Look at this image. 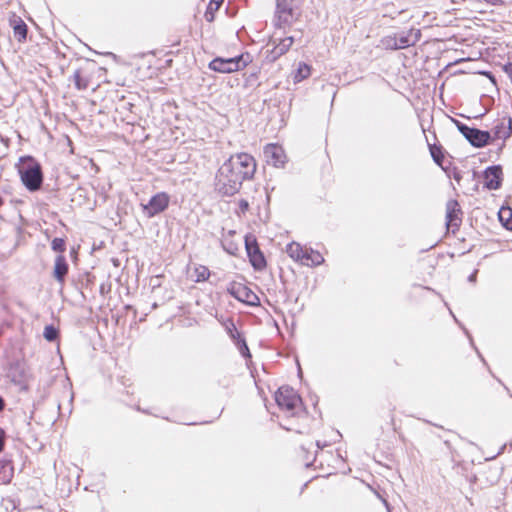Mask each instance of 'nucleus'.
I'll list each match as a JSON object with an SVG mask.
<instances>
[{"label":"nucleus","instance_id":"nucleus-35","mask_svg":"<svg viewBox=\"0 0 512 512\" xmlns=\"http://www.w3.org/2000/svg\"><path fill=\"white\" fill-rule=\"evenodd\" d=\"M453 178L459 183L461 181V174L458 170H454L453 172Z\"/></svg>","mask_w":512,"mask_h":512},{"label":"nucleus","instance_id":"nucleus-24","mask_svg":"<svg viewBox=\"0 0 512 512\" xmlns=\"http://www.w3.org/2000/svg\"><path fill=\"white\" fill-rule=\"evenodd\" d=\"M43 336L47 341L54 342L58 339L59 331L53 325H47L44 328Z\"/></svg>","mask_w":512,"mask_h":512},{"label":"nucleus","instance_id":"nucleus-3","mask_svg":"<svg viewBox=\"0 0 512 512\" xmlns=\"http://www.w3.org/2000/svg\"><path fill=\"white\" fill-rule=\"evenodd\" d=\"M247 58H249L248 54ZM247 64L248 59L242 54L233 58L217 57L209 63V68L219 73H232L246 67Z\"/></svg>","mask_w":512,"mask_h":512},{"label":"nucleus","instance_id":"nucleus-14","mask_svg":"<svg viewBox=\"0 0 512 512\" xmlns=\"http://www.w3.org/2000/svg\"><path fill=\"white\" fill-rule=\"evenodd\" d=\"M68 271L69 265L66 261V258L63 255H58L55 259L53 277L58 283L63 285L68 274Z\"/></svg>","mask_w":512,"mask_h":512},{"label":"nucleus","instance_id":"nucleus-10","mask_svg":"<svg viewBox=\"0 0 512 512\" xmlns=\"http://www.w3.org/2000/svg\"><path fill=\"white\" fill-rule=\"evenodd\" d=\"M264 155L267 159V163L275 167H280L285 163V153L282 147L269 144L264 149Z\"/></svg>","mask_w":512,"mask_h":512},{"label":"nucleus","instance_id":"nucleus-36","mask_svg":"<svg viewBox=\"0 0 512 512\" xmlns=\"http://www.w3.org/2000/svg\"><path fill=\"white\" fill-rule=\"evenodd\" d=\"M477 273L478 271L475 270L469 277H468V281L469 282H475L476 281V278H477Z\"/></svg>","mask_w":512,"mask_h":512},{"label":"nucleus","instance_id":"nucleus-27","mask_svg":"<svg viewBox=\"0 0 512 512\" xmlns=\"http://www.w3.org/2000/svg\"><path fill=\"white\" fill-rule=\"evenodd\" d=\"M237 336L239 338L238 341H237V346H238V349H239L240 353L244 357H251L250 352H249V348L247 346V343H246L245 339L241 338L240 334L238 332H237Z\"/></svg>","mask_w":512,"mask_h":512},{"label":"nucleus","instance_id":"nucleus-7","mask_svg":"<svg viewBox=\"0 0 512 512\" xmlns=\"http://www.w3.org/2000/svg\"><path fill=\"white\" fill-rule=\"evenodd\" d=\"M227 292L240 302L250 306L259 305V297L249 287L242 283H230L227 288Z\"/></svg>","mask_w":512,"mask_h":512},{"label":"nucleus","instance_id":"nucleus-9","mask_svg":"<svg viewBox=\"0 0 512 512\" xmlns=\"http://www.w3.org/2000/svg\"><path fill=\"white\" fill-rule=\"evenodd\" d=\"M245 248L247 251V255L249 257V261L255 270H262L266 267V260L261 252L256 238L253 236L245 237Z\"/></svg>","mask_w":512,"mask_h":512},{"label":"nucleus","instance_id":"nucleus-8","mask_svg":"<svg viewBox=\"0 0 512 512\" xmlns=\"http://www.w3.org/2000/svg\"><path fill=\"white\" fill-rule=\"evenodd\" d=\"M295 19L292 0H276V27H289Z\"/></svg>","mask_w":512,"mask_h":512},{"label":"nucleus","instance_id":"nucleus-37","mask_svg":"<svg viewBox=\"0 0 512 512\" xmlns=\"http://www.w3.org/2000/svg\"><path fill=\"white\" fill-rule=\"evenodd\" d=\"M222 2H223V0H212L209 4V8H211L212 4L215 3V5H216L215 9H218Z\"/></svg>","mask_w":512,"mask_h":512},{"label":"nucleus","instance_id":"nucleus-18","mask_svg":"<svg viewBox=\"0 0 512 512\" xmlns=\"http://www.w3.org/2000/svg\"><path fill=\"white\" fill-rule=\"evenodd\" d=\"M304 250L305 248L296 242L288 244L286 248L287 254L296 261H301V259H303Z\"/></svg>","mask_w":512,"mask_h":512},{"label":"nucleus","instance_id":"nucleus-2","mask_svg":"<svg viewBox=\"0 0 512 512\" xmlns=\"http://www.w3.org/2000/svg\"><path fill=\"white\" fill-rule=\"evenodd\" d=\"M19 174L23 185L30 191H38L43 184L42 167L32 156L20 158Z\"/></svg>","mask_w":512,"mask_h":512},{"label":"nucleus","instance_id":"nucleus-22","mask_svg":"<svg viewBox=\"0 0 512 512\" xmlns=\"http://www.w3.org/2000/svg\"><path fill=\"white\" fill-rule=\"evenodd\" d=\"M429 150H430V154L434 160V162L439 165V166H442V163H443V160H444V154H443V151H442V147L441 146H437V145H429Z\"/></svg>","mask_w":512,"mask_h":512},{"label":"nucleus","instance_id":"nucleus-19","mask_svg":"<svg viewBox=\"0 0 512 512\" xmlns=\"http://www.w3.org/2000/svg\"><path fill=\"white\" fill-rule=\"evenodd\" d=\"M14 468L12 462L9 460L1 462L0 474H2V482L9 483L13 478Z\"/></svg>","mask_w":512,"mask_h":512},{"label":"nucleus","instance_id":"nucleus-11","mask_svg":"<svg viewBox=\"0 0 512 512\" xmlns=\"http://www.w3.org/2000/svg\"><path fill=\"white\" fill-rule=\"evenodd\" d=\"M502 169L500 166H491L484 171V185L489 190H496L502 182Z\"/></svg>","mask_w":512,"mask_h":512},{"label":"nucleus","instance_id":"nucleus-16","mask_svg":"<svg viewBox=\"0 0 512 512\" xmlns=\"http://www.w3.org/2000/svg\"><path fill=\"white\" fill-rule=\"evenodd\" d=\"M293 42L294 38L292 36L281 38L271 51L273 59H277L288 52Z\"/></svg>","mask_w":512,"mask_h":512},{"label":"nucleus","instance_id":"nucleus-12","mask_svg":"<svg viewBox=\"0 0 512 512\" xmlns=\"http://www.w3.org/2000/svg\"><path fill=\"white\" fill-rule=\"evenodd\" d=\"M447 208V227L458 229L461 223V209L459 207V203L456 200H449L446 205Z\"/></svg>","mask_w":512,"mask_h":512},{"label":"nucleus","instance_id":"nucleus-26","mask_svg":"<svg viewBox=\"0 0 512 512\" xmlns=\"http://www.w3.org/2000/svg\"><path fill=\"white\" fill-rule=\"evenodd\" d=\"M195 274H196V282H201V281H205L208 279V277L210 275V271L205 266H199L195 269Z\"/></svg>","mask_w":512,"mask_h":512},{"label":"nucleus","instance_id":"nucleus-40","mask_svg":"<svg viewBox=\"0 0 512 512\" xmlns=\"http://www.w3.org/2000/svg\"><path fill=\"white\" fill-rule=\"evenodd\" d=\"M2 204H3V200H2V198L0 197V207L2 206Z\"/></svg>","mask_w":512,"mask_h":512},{"label":"nucleus","instance_id":"nucleus-13","mask_svg":"<svg viewBox=\"0 0 512 512\" xmlns=\"http://www.w3.org/2000/svg\"><path fill=\"white\" fill-rule=\"evenodd\" d=\"M493 135H491V139L493 140H505L512 133V117H508L504 119L502 122L498 123L492 129Z\"/></svg>","mask_w":512,"mask_h":512},{"label":"nucleus","instance_id":"nucleus-5","mask_svg":"<svg viewBox=\"0 0 512 512\" xmlns=\"http://www.w3.org/2000/svg\"><path fill=\"white\" fill-rule=\"evenodd\" d=\"M275 401L280 409L293 415L294 410L301 403V398L293 388L289 386H282L275 393Z\"/></svg>","mask_w":512,"mask_h":512},{"label":"nucleus","instance_id":"nucleus-1","mask_svg":"<svg viewBox=\"0 0 512 512\" xmlns=\"http://www.w3.org/2000/svg\"><path fill=\"white\" fill-rule=\"evenodd\" d=\"M256 171L254 158L247 153L232 155L218 169L216 190L224 196H232L239 191L245 180L253 178Z\"/></svg>","mask_w":512,"mask_h":512},{"label":"nucleus","instance_id":"nucleus-39","mask_svg":"<svg viewBox=\"0 0 512 512\" xmlns=\"http://www.w3.org/2000/svg\"><path fill=\"white\" fill-rule=\"evenodd\" d=\"M205 17H206V19H207V20H209V21L213 19V16H211V18H208V13H206V14H205Z\"/></svg>","mask_w":512,"mask_h":512},{"label":"nucleus","instance_id":"nucleus-33","mask_svg":"<svg viewBox=\"0 0 512 512\" xmlns=\"http://www.w3.org/2000/svg\"><path fill=\"white\" fill-rule=\"evenodd\" d=\"M409 32H412V41L414 45L417 41H419L421 37V32L420 30H410Z\"/></svg>","mask_w":512,"mask_h":512},{"label":"nucleus","instance_id":"nucleus-38","mask_svg":"<svg viewBox=\"0 0 512 512\" xmlns=\"http://www.w3.org/2000/svg\"><path fill=\"white\" fill-rule=\"evenodd\" d=\"M5 407V402L3 400V398L0 396V411H2Z\"/></svg>","mask_w":512,"mask_h":512},{"label":"nucleus","instance_id":"nucleus-28","mask_svg":"<svg viewBox=\"0 0 512 512\" xmlns=\"http://www.w3.org/2000/svg\"><path fill=\"white\" fill-rule=\"evenodd\" d=\"M51 247L54 251L63 253L66 249V243L62 238H54L51 242Z\"/></svg>","mask_w":512,"mask_h":512},{"label":"nucleus","instance_id":"nucleus-31","mask_svg":"<svg viewBox=\"0 0 512 512\" xmlns=\"http://www.w3.org/2000/svg\"><path fill=\"white\" fill-rule=\"evenodd\" d=\"M238 207L242 213H245L249 209V203L247 200L241 199L238 203Z\"/></svg>","mask_w":512,"mask_h":512},{"label":"nucleus","instance_id":"nucleus-29","mask_svg":"<svg viewBox=\"0 0 512 512\" xmlns=\"http://www.w3.org/2000/svg\"><path fill=\"white\" fill-rule=\"evenodd\" d=\"M381 43H382V46L385 47L386 49L397 50L396 36L385 37L381 40Z\"/></svg>","mask_w":512,"mask_h":512},{"label":"nucleus","instance_id":"nucleus-30","mask_svg":"<svg viewBox=\"0 0 512 512\" xmlns=\"http://www.w3.org/2000/svg\"><path fill=\"white\" fill-rule=\"evenodd\" d=\"M222 247L226 252H228L231 255H236V253L238 251V246L231 241L230 242L223 241Z\"/></svg>","mask_w":512,"mask_h":512},{"label":"nucleus","instance_id":"nucleus-17","mask_svg":"<svg viewBox=\"0 0 512 512\" xmlns=\"http://www.w3.org/2000/svg\"><path fill=\"white\" fill-rule=\"evenodd\" d=\"M498 218L507 230L512 231V207L507 201L498 211Z\"/></svg>","mask_w":512,"mask_h":512},{"label":"nucleus","instance_id":"nucleus-4","mask_svg":"<svg viewBox=\"0 0 512 512\" xmlns=\"http://www.w3.org/2000/svg\"><path fill=\"white\" fill-rule=\"evenodd\" d=\"M458 131L465 137V139L474 147H483L489 144L491 140V133L488 131L480 130L478 128L469 127L466 124L454 120Z\"/></svg>","mask_w":512,"mask_h":512},{"label":"nucleus","instance_id":"nucleus-32","mask_svg":"<svg viewBox=\"0 0 512 512\" xmlns=\"http://www.w3.org/2000/svg\"><path fill=\"white\" fill-rule=\"evenodd\" d=\"M5 437H6V433H5L4 429H2L0 427V452L4 449Z\"/></svg>","mask_w":512,"mask_h":512},{"label":"nucleus","instance_id":"nucleus-25","mask_svg":"<svg viewBox=\"0 0 512 512\" xmlns=\"http://www.w3.org/2000/svg\"><path fill=\"white\" fill-rule=\"evenodd\" d=\"M396 44L397 50L412 46V32H409L407 35H401L399 37H396Z\"/></svg>","mask_w":512,"mask_h":512},{"label":"nucleus","instance_id":"nucleus-20","mask_svg":"<svg viewBox=\"0 0 512 512\" xmlns=\"http://www.w3.org/2000/svg\"><path fill=\"white\" fill-rule=\"evenodd\" d=\"M14 35L15 37L18 39V41H24L27 37V31H28V28H27V25L25 24V22L23 20H19L15 25H14Z\"/></svg>","mask_w":512,"mask_h":512},{"label":"nucleus","instance_id":"nucleus-21","mask_svg":"<svg viewBox=\"0 0 512 512\" xmlns=\"http://www.w3.org/2000/svg\"><path fill=\"white\" fill-rule=\"evenodd\" d=\"M74 84L78 90H85L88 88L89 79L82 75L81 70H76L73 75Z\"/></svg>","mask_w":512,"mask_h":512},{"label":"nucleus","instance_id":"nucleus-6","mask_svg":"<svg viewBox=\"0 0 512 512\" xmlns=\"http://www.w3.org/2000/svg\"><path fill=\"white\" fill-rule=\"evenodd\" d=\"M170 202V196L166 192H159L151 197L148 203H141L143 213L146 217L152 218L165 211Z\"/></svg>","mask_w":512,"mask_h":512},{"label":"nucleus","instance_id":"nucleus-23","mask_svg":"<svg viewBox=\"0 0 512 512\" xmlns=\"http://www.w3.org/2000/svg\"><path fill=\"white\" fill-rule=\"evenodd\" d=\"M310 71H311L310 66H308L305 63H300L299 67L295 73L294 81L300 82V81L306 79L310 75Z\"/></svg>","mask_w":512,"mask_h":512},{"label":"nucleus","instance_id":"nucleus-15","mask_svg":"<svg viewBox=\"0 0 512 512\" xmlns=\"http://www.w3.org/2000/svg\"><path fill=\"white\" fill-rule=\"evenodd\" d=\"M301 264L306 266H318L324 262L323 256L312 249L305 248Z\"/></svg>","mask_w":512,"mask_h":512},{"label":"nucleus","instance_id":"nucleus-34","mask_svg":"<svg viewBox=\"0 0 512 512\" xmlns=\"http://www.w3.org/2000/svg\"><path fill=\"white\" fill-rule=\"evenodd\" d=\"M504 70L507 73L508 77L512 80V64L510 62H508L504 66Z\"/></svg>","mask_w":512,"mask_h":512}]
</instances>
